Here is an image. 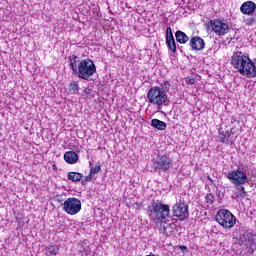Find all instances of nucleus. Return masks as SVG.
Returning <instances> with one entry per match:
<instances>
[{
  "label": "nucleus",
  "instance_id": "1",
  "mask_svg": "<svg viewBox=\"0 0 256 256\" xmlns=\"http://www.w3.org/2000/svg\"><path fill=\"white\" fill-rule=\"evenodd\" d=\"M170 89L171 83L169 81H164L160 86L150 88L147 93L148 102L157 109H163V105H167L169 101L167 93H169Z\"/></svg>",
  "mask_w": 256,
  "mask_h": 256
},
{
  "label": "nucleus",
  "instance_id": "2",
  "mask_svg": "<svg viewBox=\"0 0 256 256\" xmlns=\"http://www.w3.org/2000/svg\"><path fill=\"white\" fill-rule=\"evenodd\" d=\"M148 213L150 220H152L156 225L169 223L171 207L169 206V204H163L162 202H153L148 207Z\"/></svg>",
  "mask_w": 256,
  "mask_h": 256
},
{
  "label": "nucleus",
  "instance_id": "3",
  "mask_svg": "<svg viewBox=\"0 0 256 256\" xmlns=\"http://www.w3.org/2000/svg\"><path fill=\"white\" fill-rule=\"evenodd\" d=\"M238 245H240L242 251L241 256H253L256 249L255 235L251 232H244L239 236Z\"/></svg>",
  "mask_w": 256,
  "mask_h": 256
},
{
  "label": "nucleus",
  "instance_id": "4",
  "mask_svg": "<svg viewBox=\"0 0 256 256\" xmlns=\"http://www.w3.org/2000/svg\"><path fill=\"white\" fill-rule=\"evenodd\" d=\"M77 73L79 79L89 81V78L93 77L95 73H97V66H95V62H93V60L86 58L79 62Z\"/></svg>",
  "mask_w": 256,
  "mask_h": 256
},
{
  "label": "nucleus",
  "instance_id": "5",
  "mask_svg": "<svg viewBox=\"0 0 256 256\" xmlns=\"http://www.w3.org/2000/svg\"><path fill=\"white\" fill-rule=\"evenodd\" d=\"M215 220L223 229H233L235 223H237L235 215L227 209H220L215 216Z\"/></svg>",
  "mask_w": 256,
  "mask_h": 256
},
{
  "label": "nucleus",
  "instance_id": "6",
  "mask_svg": "<svg viewBox=\"0 0 256 256\" xmlns=\"http://www.w3.org/2000/svg\"><path fill=\"white\" fill-rule=\"evenodd\" d=\"M227 179L230 180L232 185H236V187H239V185H247V183H249L247 172L243 170V168H238L228 172Z\"/></svg>",
  "mask_w": 256,
  "mask_h": 256
},
{
  "label": "nucleus",
  "instance_id": "7",
  "mask_svg": "<svg viewBox=\"0 0 256 256\" xmlns=\"http://www.w3.org/2000/svg\"><path fill=\"white\" fill-rule=\"evenodd\" d=\"M210 26H211L213 33H215V35H217L218 37H223V36L227 35V33H229V31H231V27H229V21H227L225 19L211 20Z\"/></svg>",
  "mask_w": 256,
  "mask_h": 256
},
{
  "label": "nucleus",
  "instance_id": "8",
  "mask_svg": "<svg viewBox=\"0 0 256 256\" xmlns=\"http://www.w3.org/2000/svg\"><path fill=\"white\" fill-rule=\"evenodd\" d=\"M173 165V161L171 160V158L169 156H167L166 154L158 156L154 163H153V169L156 173H165L167 171H169V169H171Z\"/></svg>",
  "mask_w": 256,
  "mask_h": 256
},
{
  "label": "nucleus",
  "instance_id": "9",
  "mask_svg": "<svg viewBox=\"0 0 256 256\" xmlns=\"http://www.w3.org/2000/svg\"><path fill=\"white\" fill-rule=\"evenodd\" d=\"M172 213L174 217L178 218V221H185V219H189V206L179 200L174 204Z\"/></svg>",
  "mask_w": 256,
  "mask_h": 256
},
{
  "label": "nucleus",
  "instance_id": "10",
  "mask_svg": "<svg viewBox=\"0 0 256 256\" xmlns=\"http://www.w3.org/2000/svg\"><path fill=\"white\" fill-rule=\"evenodd\" d=\"M63 210L68 215H77L81 211V200L75 197L67 198L63 203Z\"/></svg>",
  "mask_w": 256,
  "mask_h": 256
},
{
  "label": "nucleus",
  "instance_id": "11",
  "mask_svg": "<svg viewBox=\"0 0 256 256\" xmlns=\"http://www.w3.org/2000/svg\"><path fill=\"white\" fill-rule=\"evenodd\" d=\"M189 45L192 51H203L205 49V40L200 36H193L190 39Z\"/></svg>",
  "mask_w": 256,
  "mask_h": 256
},
{
  "label": "nucleus",
  "instance_id": "12",
  "mask_svg": "<svg viewBox=\"0 0 256 256\" xmlns=\"http://www.w3.org/2000/svg\"><path fill=\"white\" fill-rule=\"evenodd\" d=\"M166 45L172 51V53H177V44L175 43V38L173 37L171 27H167L166 29Z\"/></svg>",
  "mask_w": 256,
  "mask_h": 256
},
{
  "label": "nucleus",
  "instance_id": "13",
  "mask_svg": "<svg viewBox=\"0 0 256 256\" xmlns=\"http://www.w3.org/2000/svg\"><path fill=\"white\" fill-rule=\"evenodd\" d=\"M256 10V4L253 1H246L240 7V12L243 15H253Z\"/></svg>",
  "mask_w": 256,
  "mask_h": 256
},
{
  "label": "nucleus",
  "instance_id": "14",
  "mask_svg": "<svg viewBox=\"0 0 256 256\" xmlns=\"http://www.w3.org/2000/svg\"><path fill=\"white\" fill-rule=\"evenodd\" d=\"M64 161L69 165H75L77 161H79V156L75 153V151H67L64 153Z\"/></svg>",
  "mask_w": 256,
  "mask_h": 256
},
{
  "label": "nucleus",
  "instance_id": "15",
  "mask_svg": "<svg viewBox=\"0 0 256 256\" xmlns=\"http://www.w3.org/2000/svg\"><path fill=\"white\" fill-rule=\"evenodd\" d=\"M151 125L152 127H154V129H157L158 131H165V129H167V123L157 118L152 119Z\"/></svg>",
  "mask_w": 256,
  "mask_h": 256
},
{
  "label": "nucleus",
  "instance_id": "16",
  "mask_svg": "<svg viewBox=\"0 0 256 256\" xmlns=\"http://www.w3.org/2000/svg\"><path fill=\"white\" fill-rule=\"evenodd\" d=\"M231 135H233V132L229 130H221L219 135L220 143H226V145H229L230 141L227 139H230Z\"/></svg>",
  "mask_w": 256,
  "mask_h": 256
},
{
  "label": "nucleus",
  "instance_id": "17",
  "mask_svg": "<svg viewBox=\"0 0 256 256\" xmlns=\"http://www.w3.org/2000/svg\"><path fill=\"white\" fill-rule=\"evenodd\" d=\"M175 37H176V41L181 45H185V43L189 41V36H187V34H185V32L181 30L176 31Z\"/></svg>",
  "mask_w": 256,
  "mask_h": 256
},
{
  "label": "nucleus",
  "instance_id": "18",
  "mask_svg": "<svg viewBox=\"0 0 256 256\" xmlns=\"http://www.w3.org/2000/svg\"><path fill=\"white\" fill-rule=\"evenodd\" d=\"M67 179L68 181H72V183H79L83 179V175L79 172H69Z\"/></svg>",
  "mask_w": 256,
  "mask_h": 256
},
{
  "label": "nucleus",
  "instance_id": "19",
  "mask_svg": "<svg viewBox=\"0 0 256 256\" xmlns=\"http://www.w3.org/2000/svg\"><path fill=\"white\" fill-rule=\"evenodd\" d=\"M46 256H57L59 254V246L49 245L45 248Z\"/></svg>",
  "mask_w": 256,
  "mask_h": 256
},
{
  "label": "nucleus",
  "instance_id": "20",
  "mask_svg": "<svg viewBox=\"0 0 256 256\" xmlns=\"http://www.w3.org/2000/svg\"><path fill=\"white\" fill-rule=\"evenodd\" d=\"M79 59V57H77L76 55H71L69 56L68 60H69V65H70V69H72V71L74 73H77V60Z\"/></svg>",
  "mask_w": 256,
  "mask_h": 256
},
{
  "label": "nucleus",
  "instance_id": "21",
  "mask_svg": "<svg viewBox=\"0 0 256 256\" xmlns=\"http://www.w3.org/2000/svg\"><path fill=\"white\" fill-rule=\"evenodd\" d=\"M68 90H69V93H71V95L79 94V83L75 81L71 82L68 86Z\"/></svg>",
  "mask_w": 256,
  "mask_h": 256
},
{
  "label": "nucleus",
  "instance_id": "22",
  "mask_svg": "<svg viewBox=\"0 0 256 256\" xmlns=\"http://www.w3.org/2000/svg\"><path fill=\"white\" fill-rule=\"evenodd\" d=\"M99 171H101V165L90 168V174H92L94 177L97 175V173H99Z\"/></svg>",
  "mask_w": 256,
  "mask_h": 256
},
{
  "label": "nucleus",
  "instance_id": "23",
  "mask_svg": "<svg viewBox=\"0 0 256 256\" xmlns=\"http://www.w3.org/2000/svg\"><path fill=\"white\" fill-rule=\"evenodd\" d=\"M215 200V196H213V194H207L206 196H205V201H206V203H208V204H213V201Z\"/></svg>",
  "mask_w": 256,
  "mask_h": 256
},
{
  "label": "nucleus",
  "instance_id": "24",
  "mask_svg": "<svg viewBox=\"0 0 256 256\" xmlns=\"http://www.w3.org/2000/svg\"><path fill=\"white\" fill-rule=\"evenodd\" d=\"M237 190L240 191L241 197H245V195H246L245 187L240 186V187L237 188Z\"/></svg>",
  "mask_w": 256,
  "mask_h": 256
},
{
  "label": "nucleus",
  "instance_id": "25",
  "mask_svg": "<svg viewBox=\"0 0 256 256\" xmlns=\"http://www.w3.org/2000/svg\"><path fill=\"white\" fill-rule=\"evenodd\" d=\"M255 21V18H249L246 20V25H254Z\"/></svg>",
  "mask_w": 256,
  "mask_h": 256
},
{
  "label": "nucleus",
  "instance_id": "26",
  "mask_svg": "<svg viewBox=\"0 0 256 256\" xmlns=\"http://www.w3.org/2000/svg\"><path fill=\"white\" fill-rule=\"evenodd\" d=\"M93 177L95 176L90 173V175L85 176V181H93Z\"/></svg>",
  "mask_w": 256,
  "mask_h": 256
},
{
  "label": "nucleus",
  "instance_id": "27",
  "mask_svg": "<svg viewBox=\"0 0 256 256\" xmlns=\"http://www.w3.org/2000/svg\"><path fill=\"white\" fill-rule=\"evenodd\" d=\"M187 81L190 85H195V78H189Z\"/></svg>",
  "mask_w": 256,
  "mask_h": 256
},
{
  "label": "nucleus",
  "instance_id": "28",
  "mask_svg": "<svg viewBox=\"0 0 256 256\" xmlns=\"http://www.w3.org/2000/svg\"><path fill=\"white\" fill-rule=\"evenodd\" d=\"M180 251H182V253L187 252V246H179Z\"/></svg>",
  "mask_w": 256,
  "mask_h": 256
},
{
  "label": "nucleus",
  "instance_id": "29",
  "mask_svg": "<svg viewBox=\"0 0 256 256\" xmlns=\"http://www.w3.org/2000/svg\"><path fill=\"white\" fill-rule=\"evenodd\" d=\"M55 167H56V166H55V165H53V169H55Z\"/></svg>",
  "mask_w": 256,
  "mask_h": 256
}]
</instances>
